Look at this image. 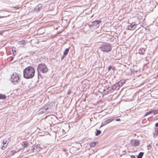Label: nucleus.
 Masks as SVG:
<instances>
[{
	"label": "nucleus",
	"instance_id": "nucleus-1",
	"mask_svg": "<svg viewBox=\"0 0 158 158\" xmlns=\"http://www.w3.org/2000/svg\"><path fill=\"white\" fill-rule=\"evenodd\" d=\"M35 73V70L32 67H28L23 71L24 77L26 79L31 78L34 76Z\"/></svg>",
	"mask_w": 158,
	"mask_h": 158
},
{
	"label": "nucleus",
	"instance_id": "nucleus-2",
	"mask_svg": "<svg viewBox=\"0 0 158 158\" xmlns=\"http://www.w3.org/2000/svg\"><path fill=\"white\" fill-rule=\"evenodd\" d=\"M99 49L103 52H108L111 51V47L109 44L105 43L102 44Z\"/></svg>",
	"mask_w": 158,
	"mask_h": 158
},
{
	"label": "nucleus",
	"instance_id": "nucleus-3",
	"mask_svg": "<svg viewBox=\"0 0 158 158\" xmlns=\"http://www.w3.org/2000/svg\"><path fill=\"white\" fill-rule=\"evenodd\" d=\"M37 70L38 75L40 72L42 73H46L48 71L47 66L44 64H41L38 65Z\"/></svg>",
	"mask_w": 158,
	"mask_h": 158
},
{
	"label": "nucleus",
	"instance_id": "nucleus-4",
	"mask_svg": "<svg viewBox=\"0 0 158 158\" xmlns=\"http://www.w3.org/2000/svg\"><path fill=\"white\" fill-rule=\"evenodd\" d=\"M10 80L14 84H18L20 82L19 76L17 73H14L11 76Z\"/></svg>",
	"mask_w": 158,
	"mask_h": 158
},
{
	"label": "nucleus",
	"instance_id": "nucleus-5",
	"mask_svg": "<svg viewBox=\"0 0 158 158\" xmlns=\"http://www.w3.org/2000/svg\"><path fill=\"white\" fill-rule=\"evenodd\" d=\"M139 141L138 140L132 139L131 141L130 144L133 146H137L139 145Z\"/></svg>",
	"mask_w": 158,
	"mask_h": 158
},
{
	"label": "nucleus",
	"instance_id": "nucleus-6",
	"mask_svg": "<svg viewBox=\"0 0 158 158\" xmlns=\"http://www.w3.org/2000/svg\"><path fill=\"white\" fill-rule=\"evenodd\" d=\"M136 25L135 22H133L128 26L127 28L129 30H133L136 28Z\"/></svg>",
	"mask_w": 158,
	"mask_h": 158
},
{
	"label": "nucleus",
	"instance_id": "nucleus-7",
	"mask_svg": "<svg viewBox=\"0 0 158 158\" xmlns=\"http://www.w3.org/2000/svg\"><path fill=\"white\" fill-rule=\"evenodd\" d=\"M101 22L100 20H97L94 21L91 23V25H89L90 27H91L96 26L99 23Z\"/></svg>",
	"mask_w": 158,
	"mask_h": 158
},
{
	"label": "nucleus",
	"instance_id": "nucleus-8",
	"mask_svg": "<svg viewBox=\"0 0 158 158\" xmlns=\"http://www.w3.org/2000/svg\"><path fill=\"white\" fill-rule=\"evenodd\" d=\"M112 89L113 90H118L120 86L118 84V83H117L115 84L114 85H112L111 86Z\"/></svg>",
	"mask_w": 158,
	"mask_h": 158
},
{
	"label": "nucleus",
	"instance_id": "nucleus-9",
	"mask_svg": "<svg viewBox=\"0 0 158 158\" xmlns=\"http://www.w3.org/2000/svg\"><path fill=\"white\" fill-rule=\"evenodd\" d=\"M42 6L41 5H38L35 7L34 10L35 12H38L42 9Z\"/></svg>",
	"mask_w": 158,
	"mask_h": 158
},
{
	"label": "nucleus",
	"instance_id": "nucleus-10",
	"mask_svg": "<svg viewBox=\"0 0 158 158\" xmlns=\"http://www.w3.org/2000/svg\"><path fill=\"white\" fill-rule=\"evenodd\" d=\"M40 148L37 146H34V147L33 148V152L35 153L40 151Z\"/></svg>",
	"mask_w": 158,
	"mask_h": 158
},
{
	"label": "nucleus",
	"instance_id": "nucleus-11",
	"mask_svg": "<svg viewBox=\"0 0 158 158\" xmlns=\"http://www.w3.org/2000/svg\"><path fill=\"white\" fill-rule=\"evenodd\" d=\"M7 142V141L6 140L4 139V140L3 143V146L2 147V150L4 149L6 147L7 145L8 144V143Z\"/></svg>",
	"mask_w": 158,
	"mask_h": 158
},
{
	"label": "nucleus",
	"instance_id": "nucleus-12",
	"mask_svg": "<svg viewBox=\"0 0 158 158\" xmlns=\"http://www.w3.org/2000/svg\"><path fill=\"white\" fill-rule=\"evenodd\" d=\"M48 109L49 108L48 107L47 108L44 107V108H41L40 110L39 113L41 114H43L44 112H45L46 110Z\"/></svg>",
	"mask_w": 158,
	"mask_h": 158
},
{
	"label": "nucleus",
	"instance_id": "nucleus-13",
	"mask_svg": "<svg viewBox=\"0 0 158 158\" xmlns=\"http://www.w3.org/2000/svg\"><path fill=\"white\" fill-rule=\"evenodd\" d=\"M145 52V49L144 48H140L139 49V53L142 55H143Z\"/></svg>",
	"mask_w": 158,
	"mask_h": 158
},
{
	"label": "nucleus",
	"instance_id": "nucleus-14",
	"mask_svg": "<svg viewBox=\"0 0 158 158\" xmlns=\"http://www.w3.org/2000/svg\"><path fill=\"white\" fill-rule=\"evenodd\" d=\"M28 145V143L27 141L23 142L22 143V145L24 148L27 147Z\"/></svg>",
	"mask_w": 158,
	"mask_h": 158
},
{
	"label": "nucleus",
	"instance_id": "nucleus-15",
	"mask_svg": "<svg viewBox=\"0 0 158 158\" xmlns=\"http://www.w3.org/2000/svg\"><path fill=\"white\" fill-rule=\"evenodd\" d=\"M6 98V95L0 94V99H5Z\"/></svg>",
	"mask_w": 158,
	"mask_h": 158
},
{
	"label": "nucleus",
	"instance_id": "nucleus-16",
	"mask_svg": "<svg viewBox=\"0 0 158 158\" xmlns=\"http://www.w3.org/2000/svg\"><path fill=\"white\" fill-rule=\"evenodd\" d=\"M69 50V48H66L64 52V56H66L68 54Z\"/></svg>",
	"mask_w": 158,
	"mask_h": 158
},
{
	"label": "nucleus",
	"instance_id": "nucleus-17",
	"mask_svg": "<svg viewBox=\"0 0 158 158\" xmlns=\"http://www.w3.org/2000/svg\"><path fill=\"white\" fill-rule=\"evenodd\" d=\"M143 154L144 153L143 152H140L139 155L137 156V158H142Z\"/></svg>",
	"mask_w": 158,
	"mask_h": 158
},
{
	"label": "nucleus",
	"instance_id": "nucleus-18",
	"mask_svg": "<svg viewBox=\"0 0 158 158\" xmlns=\"http://www.w3.org/2000/svg\"><path fill=\"white\" fill-rule=\"evenodd\" d=\"M154 112V113L155 112V110H153L152 111H150L148 112H146L145 114V115L147 116L152 112Z\"/></svg>",
	"mask_w": 158,
	"mask_h": 158
},
{
	"label": "nucleus",
	"instance_id": "nucleus-19",
	"mask_svg": "<svg viewBox=\"0 0 158 158\" xmlns=\"http://www.w3.org/2000/svg\"><path fill=\"white\" fill-rule=\"evenodd\" d=\"M96 145V142H93L90 143L89 145L91 147H94Z\"/></svg>",
	"mask_w": 158,
	"mask_h": 158
},
{
	"label": "nucleus",
	"instance_id": "nucleus-20",
	"mask_svg": "<svg viewBox=\"0 0 158 158\" xmlns=\"http://www.w3.org/2000/svg\"><path fill=\"white\" fill-rule=\"evenodd\" d=\"M125 82V81H120L118 83L119 85L121 87L122 86Z\"/></svg>",
	"mask_w": 158,
	"mask_h": 158
},
{
	"label": "nucleus",
	"instance_id": "nucleus-21",
	"mask_svg": "<svg viewBox=\"0 0 158 158\" xmlns=\"http://www.w3.org/2000/svg\"><path fill=\"white\" fill-rule=\"evenodd\" d=\"M154 135H158V128H156L155 129V133H154Z\"/></svg>",
	"mask_w": 158,
	"mask_h": 158
},
{
	"label": "nucleus",
	"instance_id": "nucleus-22",
	"mask_svg": "<svg viewBox=\"0 0 158 158\" xmlns=\"http://www.w3.org/2000/svg\"><path fill=\"white\" fill-rule=\"evenodd\" d=\"M97 132L96 133V135L98 136L100 135V134L101 133V131L100 130H98L97 129L96 130Z\"/></svg>",
	"mask_w": 158,
	"mask_h": 158
},
{
	"label": "nucleus",
	"instance_id": "nucleus-23",
	"mask_svg": "<svg viewBox=\"0 0 158 158\" xmlns=\"http://www.w3.org/2000/svg\"><path fill=\"white\" fill-rule=\"evenodd\" d=\"M114 119H107L106 120V122L107 123H110V122L112 121Z\"/></svg>",
	"mask_w": 158,
	"mask_h": 158
},
{
	"label": "nucleus",
	"instance_id": "nucleus-24",
	"mask_svg": "<svg viewBox=\"0 0 158 158\" xmlns=\"http://www.w3.org/2000/svg\"><path fill=\"white\" fill-rule=\"evenodd\" d=\"M107 123L105 121L104 122L102 123L101 125L100 126V127H102L103 126H104L106 124H107Z\"/></svg>",
	"mask_w": 158,
	"mask_h": 158
},
{
	"label": "nucleus",
	"instance_id": "nucleus-25",
	"mask_svg": "<svg viewBox=\"0 0 158 158\" xmlns=\"http://www.w3.org/2000/svg\"><path fill=\"white\" fill-rule=\"evenodd\" d=\"M12 51H13V54L14 55V56H15L16 54V51L15 50H14L13 48H12Z\"/></svg>",
	"mask_w": 158,
	"mask_h": 158
},
{
	"label": "nucleus",
	"instance_id": "nucleus-26",
	"mask_svg": "<svg viewBox=\"0 0 158 158\" xmlns=\"http://www.w3.org/2000/svg\"><path fill=\"white\" fill-rule=\"evenodd\" d=\"M20 43L21 44H24L26 43L25 41L24 40L21 41Z\"/></svg>",
	"mask_w": 158,
	"mask_h": 158
},
{
	"label": "nucleus",
	"instance_id": "nucleus-27",
	"mask_svg": "<svg viewBox=\"0 0 158 158\" xmlns=\"http://www.w3.org/2000/svg\"><path fill=\"white\" fill-rule=\"evenodd\" d=\"M107 89L110 91H111L112 90H113L112 89L111 86V87H108V88H107Z\"/></svg>",
	"mask_w": 158,
	"mask_h": 158
},
{
	"label": "nucleus",
	"instance_id": "nucleus-28",
	"mask_svg": "<svg viewBox=\"0 0 158 158\" xmlns=\"http://www.w3.org/2000/svg\"><path fill=\"white\" fill-rule=\"evenodd\" d=\"M131 158H135V156L134 155H131Z\"/></svg>",
	"mask_w": 158,
	"mask_h": 158
},
{
	"label": "nucleus",
	"instance_id": "nucleus-29",
	"mask_svg": "<svg viewBox=\"0 0 158 158\" xmlns=\"http://www.w3.org/2000/svg\"><path fill=\"white\" fill-rule=\"evenodd\" d=\"M155 126L156 127H158V122L155 124Z\"/></svg>",
	"mask_w": 158,
	"mask_h": 158
},
{
	"label": "nucleus",
	"instance_id": "nucleus-30",
	"mask_svg": "<svg viewBox=\"0 0 158 158\" xmlns=\"http://www.w3.org/2000/svg\"><path fill=\"white\" fill-rule=\"evenodd\" d=\"M116 121H119L120 120V118H117L116 119Z\"/></svg>",
	"mask_w": 158,
	"mask_h": 158
},
{
	"label": "nucleus",
	"instance_id": "nucleus-31",
	"mask_svg": "<svg viewBox=\"0 0 158 158\" xmlns=\"http://www.w3.org/2000/svg\"><path fill=\"white\" fill-rule=\"evenodd\" d=\"M112 68V67L111 66L109 67L108 69V70L110 71V69Z\"/></svg>",
	"mask_w": 158,
	"mask_h": 158
},
{
	"label": "nucleus",
	"instance_id": "nucleus-32",
	"mask_svg": "<svg viewBox=\"0 0 158 158\" xmlns=\"http://www.w3.org/2000/svg\"><path fill=\"white\" fill-rule=\"evenodd\" d=\"M65 56H64V54H63V56H62V58H61V59H63L65 57Z\"/></svg>",
	"mask_w": 158,
	"mask_h": 158
},
{
	"label": "nucleus",
	"instance_id": "nucleus-33",
	"mask_svg": "<svg viewBox=\"0 0 158 158\" xmlns=\"http://www.w3.org/2000/svg\"><path fill=\"white\" fill-rule=\"evenodd\" d=\"M4 17H5V16H0V18H3Z\"/></svg>",
	"mask_w": 158,
	"mask_h": 158
},
{
	"label": "nucleus",
	"instance_id": "nucleus-34",
	"mask_svg": "<svg viewBox=\"0 0 158 158\" xmlns=\"http://www.w3.org/2000/svg\"><path fill=\"white\" fill-rule=\"evenodd\" d=\"M150 147V145H148V147Z\"/></svg>",
	"mask_w": 158,
	"mask_h": 158
},
{
	"label": "nucleus",
	"instance_id": "nucleus-35",
	"mask_svg": "<svg viewBox=\"0 0 158 158\" xmlns=\"http://www.w3.org/2000/svg\"><path fill=\"white\" fill-rule=\"evenodd\" d=\"M68 94H69V92H68Z\"/></svg>",
	"mask_w": 158,
	"mask_h": 158
},
{
	"label": "nucleus",
	"instance_id": "nucleus-36",
	"mask_svg": "<svg viewBox=\"0 0 158 158\" xmlns=\"http://www.w3.org/2000/svg\"><path fill=\"white\" fill-rule=\"evenodd\" d=\"M64 151H65V149H64Z\"/></svg>",
	"mask_w": 158,
	"mask_h": 158
},
{
	"label": "nucleus",
	"instance_id": "nucleus-37",
	"mask_svg": "<svg viewBox=\"0 0 158 158\" xmlns=\"http://www.w3.org/2000/svg\"><path fill=\"white\" fill-rule=\"evenodd\" d=\"M157 76L158 77V74H157Z\"/></svg>",
	"mask_w": 158,
	"mask_h": 158
}]
</instances>
